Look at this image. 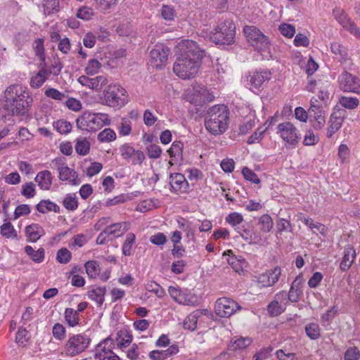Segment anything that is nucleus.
Listing matches in <instances>:
<instances>
[{
	"label": "nucleus",
	"mask_w": 360,
	"mask_h": 360,
	"mask_svg": "<svg viewBox=\"0 0 360 360\" xmlns=\"http://www.w3.org/2000/svg\"><path fill=\"white\" fill-rule=\"evenodd\" d=\"M88 241L86 236L83 233H79L74 236L69 244V248L74 249L75 248H82Z\"/></svg>",
	"instance_id": "obj_53"
},
{
	"label": "nucleus",
	"mask_w": 360,
	"mask_h": 360,
	"mask_svg": "<svg viewBox=\"0 0 360 360\" xmlns=\"http://www.w3.org/2000/svg\"><path fill=\"white\" fill-rule=\"evenodd\" d=\"M243 32L248 41L260 52L264 59L272 58L270 41L258 28L245 25Z\"/></svg>",
	"instance_id": "obj_5"
},
{
	"label": "nucleus",
	"mask_w": 360,
	"mask_h": 360,
	"mask_svg": "<svg viewBox=\"0 0 360 360\" xmlns=\"http://www.w3.org/2000/svg\"><path fill=\"white\" fill-rule=\"evenodd\" d=\"M86 272L89 278H96L99 271V265L96 261H88L85 264Z\"/></svg>",
	"instance_id": "obj_59"
},
{
	"label": "nucleus",
	"mask_w": 360,
	"mask_h": 360,
	"mask_svg": "<svg viewBox=\"0 0 360 360\" xmlns=\"http://www.w3.org/2000/svg\"><path fill=\"white\" fill-rule=\"evenodd\" d=\"M178 352V346L173 345L167 349H157L151 351L148 356L151 360H166L167 358L177 354Z\"/></svg>",
	"instance_id": "obj_29"
},
{
	"label": "nucleus",
	"mask_w": 360,
	"mask_h": 360,
	"mask_svg": "<svg viewBox=\"0 0 360 360\" xmlns=\"http://www.w3.org/2000/svg\"><path fill=\"white\" fill-rule=\"evenodd\" d=\"M53 126L54 129L60 134H67L72 130L71 123L64 119L58 120L53 122Z\"/></svg>",
	"instance_id": "obj_44"
},
{
	"label": "nucleus",
	"mask_w": 360,
	"mask_h": 360,
	"mask_svg": "<svg viewBox=\"0 0 360 360\" xmlns=\"http://www.w3.org/2000/svg\"><path fill=\"white\" fill-rule=\"evenodd\" d=\"M129 229V224L126 221L115 223L108 226L105 229L111 240L123 235Z\"/></svg>",
	"instance_id": "obj_32"
},
{
	"label": "nucleus",
	"mask_w": 360,
	"mask_h": 360,
	"mask_svg": "<svg viewBox=\"0 0 360 360\" xmlns=\"http://www.w3.org/2000/svg\"><path fill=\"white\" fill-rule=\"evenodd\" d=\"M287 305V294L281 291L276 294L274 300L269 304L267 310L271 316H277L284 311Z\"/></svg>",
	"instance_id": "obj_20"
},
{
	"label": "nucleus",
	"mask_w": 360,
	"mask_h": 360,
	"mask_svg": "<svg viewBox=\"0 0 360 360\" xmlns=\"http://www.w3.org/2000/svg\"><path fill=\"white\" fill-rule=\"evenodd\" d=\"M344 120L342 112L340 110L333 112L329 120V127L327 130V136L331 138L342 127Z\"/></svg>",
	"instance_id": "obj_27"
},
{
	"label": "nucleus",
	"mask_w": 360,
	"mask_h": 360,
	"mask_svg": "<svg viewBox=\"0 0 360 360\" xmlns=\"http://www.w3.org/2000/svg\"><path fill=\"white\" fill-rule=\"evenodd\" d=\"M44 72H40V70L34 76L32 77L30 81V85L34 89H38L42 86V84L45 82L46 79L45 76H44Z\"/></svg>",
	"instance_id": "obj_62"
},
{
	"label": "nucleus",
	"mask_w": 360,
	"mask_h": 360,
	"mask_svg": "<svg viewBox=\"0 0 360 360\" xmlns=\"http://www.w3.org/2000/svg\"><path fill=\"white\" fill-rule=\"evenodd\" d=\"M105 292V288L97 287L89 291L88 296L91 300L95 301L98 306H101L104 302Z\"/></svg>",
	"instance_id": "obj_39"
},
{
	"label": "nucleus",
	"mask_w": 360,
	"mask_h": 360,
	"mask_svg": "<svg viewBox=\"0 0 360 360\" xmlns=\"http://www.w3.org/2000/svg\"><path fill=\"white\" fill-rule=\"evenodd\" d=\"M225 221L229 224L236 231L240 228L239 225L244 221L243 216L239 212H232L229 214Z\"/></svg>",
	"instance_id": "obj_45"
},
{
	"label": "nucleus",
	"mask_w": 360,
	"mask_h": 360,
	"mask_svg": "<svg viewBox=\"0 0 360 360\" xmlns=\"http://www.w3.org/2000/svg\"><path fill=\"white\" fill-rule=\"evenodd\" d=\"M136 240V236L133 233H129L127 235L125 241L122 245V253L125 256H130L134 251V244Z\"/></svg>",
	"instance_id": "obj_42"
},
{
	"label": "nucleus",
	"mask_w": 360,
	"mask_h": 360,
	"mask_svg": "<svg viewBox=\"0 0 360 360\" xmlns=\"http://www.w3.org/2000/svg\"><path fill=\"white\" fill-rule=\"evenodd\" d=\"M132 123L127 117H123L118 128L119 134L121 136H128L131 132Z\"/></svg>",
	"instance_id": "obj_55"
},
{
	"label": "nucleus",
	"mask_w": 360,
	"mask_h": 360,
	"mask_svg": "<svg viewBox=\"0 0 360 360\" xmlns=\"http://www.w3.org/2000/svg\"><path fill=\"white\" fill-rule=\"evenodd\" d=\"M229 111L224 105H214L210 108L205 117L206 129L213 135L223 134L228 128Z\"/></svg>",
	"instance_id": "obj_3"
},
{
	"label": "nucleus",
	"mask_w": 360,
	"mask_h": 360,
	"mask_svg": "<svg viewBox=\"0 0 360 360\" xmlns=\"http://www.w3.org/2000/svg\"><path fill=\"white\" fill-rule=\"evenodd\" d=\"M252 343V340L250 338H238L231 341L228 346L229 351L242 350L248 347Z\"/></svg>",
	"instance_id": "obj_37"
},
{
	"label": "nucleus",
	"mask_w": 360,
	"mask_h": 360,
	"mask_svg": "<svg viewBox=\"0 0 360 360\" xmlns=\"http://www.w3.org/2000/svg\"><path fill=\"white\" fill-rule=\"evenodd\" d=\"M339 103L347 109L354 110L359 106V100L354 97L341 96L339 99Z\"/></svg>",
	"instance_id": "obj_50"
},
{
	"label": "nucleus",
	"mask_w": 360,
	"mask_h": 360,
	"mask_svg": "<svg viewBox=\"0 0 360 360\" xmlns=\"http://www.w3.org/2000/svg\"><path fill=\"white\" fill-rule=\"evenodd\" d=\"M229 257L227 258V262L229 264V265L231 266V267L236 271L240 272L243 269V264L245 263L244 259H240L236 257L234 255L232 254L231 250L227 251Z\"/></svg>",
	"instance_id": "obj_48"
},
{
	"label": "nucleus",
	"mask_w": 360,
	"mask_h": 360,
	"mask_svg": "<svg viewBox=\"0 0 360 360\" xmlns=\"http://www.w3.org/2000/svg\"><path fill=\"white\" fill-rule=\"evenodd\" d=\"M21 194L27 198H32L36 195V186L30 181L22 184Z\"/></svg>",
	"instance_id": "obj_56"
},
{
	"label": "nucleus",
	"mask_w": 360,
	"mask_h": 360,
	"mask_svg": "<svg viewBox=\"0 0 360 360\" xmlns=\"http://www.w3.org/2000/svg\"><path fill=\"white\" fill-rule=\"evenodd\" d=\"M169 49L163 44H155L150 52V63L155 68H160L166 65Z\"/></svg>",
	"instance_id": "obj_15"
},
{
	"label": "nucleus",
	"mask_w": 360,
	"mask_h": 360,
	"mask_svg": "<svg viewBox=\"0 0 360 360\" xmlns=\"http://www.w3.org/2000/svg\"><path fill=\"white\" fill-rule=\"evenodd\" d=\"M333 14L336 20L343 27L344 29L349 31L352 35L360 39V29L349 18H348L345 11L340 8H335Z\"/></svg>",
	"instance_id": "obj_18"
},
{
	"label": "nucleus",
	"mask_w": 360,
	"mask_h": 360,
	"mask_svg": "<svg viewBox=\"0 0 360 360\" xmlns=\"http://www.w3.org/2000/svg\"><path fill=\"white\" fill-rule=\"evenodd\" d=\"M51 167L58 172L60 181H66L71 185L77 186L82 183L75 169L68 167L65 160L61 158H55L51 162Z\"/></svg>",
	"instance_id": "obj_10"
},
{
	"label": "nucleus",
	"mask_w": 360,
	"mask_h": 360,
	"mask_svg": "<svg viewBox=\"0 0 360 360\" xmlns=\"http://www.w3.org/2000/svg\"><path fill=\"white\" fill-rule=\"evenodd\" d=\"M34 181L41 190L49 191L52 185L53 176L49 170L41 171L35 176Z\"/></svg>",
	"instance_id": "obj_31"
},
{
	"label": "nucleus",
	"mask_w": 360,
	"mask_h": 360,
	"mask_svg": "<svg viewBox=\"0 0 360 360\" xmlns=\"http://www.w3.org/2000/svg\"><path fill=\"white\" fill-rule=\"evenodd\" d=\"M281 275V268L276 266L274 269L266 270L265 272L259 274L256 276V281L262 288L271 287L277 283Z\"/></svg>",
	"instance_id": "obj_19"
},
{
	"label": "nucleus",
	"mask_w": 360,
	"mask_h": 360,
	"mask_svg": "<svg viewBox=\"0 0 360 360\" xmlns=\"http://www.w3.org/2000/svg\"><path fill=\"white\" fill-rule=\"evenodd\" d=\"M91 342L89 335L84 333L70 335L64 345L65 356L73 357L85 351Z\"/></svg>",
	"instance_id": "obj_8"
},
{
	"label": "nucleus",
	"mask_w": 360,
	"mask_h": 360,
	"mask_svg": "<svg viewBox=\"0 0 360 360\" xmlns=\"http://www.w3.org/2000/svg\"><path fill=\"white\" fill-rule=\"evenodd\" d=\"M257 226H259V233H269L274 226V221L271 217L269 214H263L258 219Z\"/></svg>",
	"instance_id": "obj_36"
},
{
	"label": "nucleus",
	"mask_w": 360,
	"mask_h": 360,
	"mask_svg": "<svg viewBox=\"0 0 360 360\" xmlns=\"http://www.w3.org/2000/svg\"><path fill=\"white\" fill-rule=\"evenodd\" d=\"M236 231L249 244L266 245L269 243V237L267 236H264L253 229L246 228L245 226H243Z\"/></svg>",
	"instance_id": "obj_17"
},
{
	"label": "nucleus",
	"mask_w": 360,
	"mask_h": 360,
	"mask_svg": "<svg viewBox=\"0 0 360 360\" xmlns=\"http://www.w3.org/2000/svg\"><path fill=\"white\" fill-rule=\"evenodd\" d=\"M77 81L81 85L86 86L93 90L101 89L108 83L107 78L102 75L92 78L86 75H82L77 79Z\"/></svg>",
	"instance_id": "obj_24"
},
{
	"label": "nucleus",
	"mask_w": 360,
	"mask_h": 360,
	"mask_svg": "<svg viewBox=\"0 0 360 360\" xmlns=\"http://www.w3.org/2000/svg\"><path fill=\"white\" fill-rule=\"evenodd\" d=\"M271 75V72L268 70L249 72L244 82L252 91L260 90L263 85L270 79Z\"/></svg>",
	"instance_id": "obj_16"
},
{
	"label": "nucleus",
	"mask_w": 360,
	"mask_h": 360,
	"mask_svg": "<svg viewBox=\"0 0 360 360\" xmlns=\"http://www.w3.org/2000/svg\"><path fill=\"white\" fill-rule=\"evenodd\" d=\"M108 341L105 340L96 345L94 349V359L96 360H120L110 348L107 347Z\"/></svg>",
	"instance_id": "obj_23"
},
{
	"label": "nucleus",
	"mask_w": 360,
	"mask_h": 360,
	"mask_svg": "<svg viewBox=\"0 0 360 360\" xmlns=\"http://www.w3.org/2000/svg\"><path fill=\"white\" fill-rule=\"evenodd\" d=\"M36 208L41 213H46L51 211L58 213L60 211L59 206L49 200H41L36 205Z\"/></svg>",
	"instance_id": "obj_38"
},
{
	"label": "nucleus",
	"mask_w": 360,
	"mask_h": 360,
	"mask_svg": "<svg viewBox=\"0 0 360 360\" xmlns=\"http://www.w3.org/2000/svg\"><path fill=\"white\" fill-rule=\"evenodd\" d=\"M236 25L232 20H226L211 32L210 39L218 44H231L234 42Z\"/></svg>",
	"instance_id": "obj_7"
},
{
	"label": "nucleus",
	"mask_w": 360,
	"mask_h": 360,
	"mask_svg": "<svg viewBox=\"0 0 360 360\" xmlns=\"http://www.w3.org/2000/svg\"><path fill=\"white\" fill-rule=\"evenodd\" d=\"M168 292L174 301L179 304L194 307L199 304L198 297L187 289H181L179 286H169Z\"/></svg>",
	"instance_id": "obj_11"
},
{
	"label": "nucleus",
	"mask_w": 360,
	"mask_h": 360,
	"mask_svg": "<svg viewBox=\"0 0 360 360\" xmlns=\"http://www.w3.org/2000/svg\"><path fill=\"white\" fill-rule=\"evenodd\" d=\"M25 252L34 262L41 263L44 259V250L43 248L34 250L31 246L27 245L25 248Z\"/></svg>",
	"instance_id": "obj_41"
},
{
	"label": "nucleus",
	"mask_w": 360,
	"mask_h": 360,
	"mask_svg": "<svg viewBox=\"0 0 360 360\" xmlns=\"http://www.w3.org/2000/svg\"><path fill=\"white\" fill-rule=\"evenodd\" d=\"M102 65L97 59H91L88 61L84 71L87 75H95L98 73Z\"/></svg>",
	"instance_id": "obj_51"
},
{
	"label": "nucleus",
	"mask_w": 360,
	"mask_h": 360,
	"mask_svg": "<svg viewBox=\"0 0 360 360\" xmlns=\"http://www.w3.org/2000/svg\"><path fill=\"white\" fill-rule=\"evenodd\" d=\"M191 93H188L186 95L187 100L191 103H200L205 102L206 101H211L212 98L210 97L208 90L200 86L193 87L192 89V95Z\"/></svg>",
	"instance_id": "obj_25"
},
{
	"label": "nucleus",
	"mask_w": 360,
	"mask_h": 360,
	"mask_svg": "<svg viewBox=\"0 0 360 360\" xmlns=\"http://www.w3.org/2000/svg\"><path fill=\"white\" fill-rule=\"evenodd\" d=\"M119 150L123 160L134 165H141L146 159L143 151L135 149L129 143L120 146Z\"/></svg>",
	"instance_id": "obj_14"
},
{
	"label": "nucleus",
	"mask_w": 360,
	"mask_h": 360,
	"mask_svg": "<svg viewBox=\"0 0 360 360\" xmlns=\"http://www.w3.org/2000/svg\"><path fill=\"white\" fill-rule=\"evenodd\" d=\"M170 191L176 194L187 193L189 191V184L181 173H174L169 175Z\"/></svg>",
	"instance_id": "obj_21"
},
{
	"label": "nucleus",
	"mask_w": 360,
	"mask_h": 360,
	"mask_svg": "<svg viewBox=\"0 0 360 360\" xmlns=\"http://www.w3.org/2000/svg\"><path fill=\"white\" fill-rule=\"evenodd\" d=\"M63 205L68 210H75L78 207V201L75 194H68L63 200Z\"/></svg>",
	"instance_id": "obj_57"
},
{
	"label": "nucleus",
	"mask_w": 360,
	"mask_h": 360,
	"mask_svg": "<svg viewBox=\"0 0 360 360\" xmlns=\"http://www.w3.org/2000/svg\"><path fill=\"white\" fill-rule=\"evenodd\" d=\"M52 333L56 340H63L65 338L66 330L62 324L57 323L53 326Z\"/></svg>",
	"instance_id": "obj_61"
},
{
	"label": "nucleus",
	"mask_w": 360,
	"mask_h": 360,
	"mask_svg": "<svg viewBox=\"0 0 360 360\" xmlns=\"http://www.w3.org/2000/svg\"><path fill=\"white\" fill-rule=\"evenodd\" d=\"M305 330L307 336L312 340H316L320 337V328L316 323L307 324L305 326Z\"/></svg>",
	"instance_id": "obj_58"
},
{
	"label": "nucleus",
	"mask_w": 360,
	"mask_h": 360,
	"mask_svg": "<svg viewBox=\"0 0 360 360\" xmlns=\"http://www.w3.org/2000/svg\"><path fill=\"white\" fill-rule=\"evenodd\" d=\"M202 314L203 311L201 310H195L190 314L184 321V328L190 330H194L197 327L198 319Z\"/></svg>",
	"instance_id": "obj_34"
},
{
	"label": "nucleus",
	"mask_w": 360,
	"mask_h": 360,
	"mask_svg": "<svg viewBox=\"0 0 360 360\" xmlns=\"http://www.w3.org/2000/svg\"><path fill=\"white\" fill-rule=\"evenodd\" d=\"M356 257V252L352 247L348 246L344 250L342 260L340 262V267L342 271H347L352 266Z\"/></svg>",
	"instance_id": "obj_33"
},
{
	"label": "nucleus",
	"mask_w": 360,
	"mask_h": 360,
	"mask_svg": "<svg viewBox=\"0 0 360 360\" xmlns=\"http://www.w3.org/2000/svg\"><path fill=\"white\" fill-rule=\"evenodd\" d=\"M338 84L340 89L345 92L360 94V79L347 71L338 77Z\"/></svg>",
	"instance_id": "obj_13"
},
{
	"label": "nucleus",
	"mask_w": 360,
	"mask_h": 360,
	"mask_svg": "<svg viewBox=\"0 0 360 360\" xmlns=\"http://www.w3.org/2000/svg\"><path fill=\"white\" fill-rule=\"evenodd\" d=\"M242 174L243 177L247 180L253 184H258L260 183V179L257 175L250 168L244 167L242 169Z\"/></svg>",
	"instance_id": "obj_63"
},
{
	"label": "nucleus",
	"mask_w": 360,
	"mask_h": 360,
	"mask_svg": "<svg viewBox=\"0 0 360 360\" xmlns=\"http://www.w3.org/2000/svg\"><path fill=\"white\" fill-rule=\"evenodd\" d=\"M147 155L149 158L157 159L161 156L162 149L156 144H150L146 148Z\"/></svg>",
	"instance_id": "obj_64"
},
{
	"label": "nucleus",
	"mask_w": 360,
	"mask_h": 360,
	"mask_svg": "<svg viewBox=\"0 0 360 360\" xmlns=\"http://www.w3.org/2000/svg\"><path fill=\"white\" fill-rule=\"evenodd\" d=\"M330 49L333 53L335 55L336 58L339 60L341 61L345 58L347 52L345 49L338 42L332 43L330 45Z\"/></svg>",
	"instance_id": "obj_54"
},
{
	"label": "nucleus",
	"mask_w": 360,
	"mask_h": 360,
	"mask_svg": "<svg viewBox=\"0 0 360 360\" xmlns=\"http://www.w3.org/2000/svg\"><path fill=\"white\" fill-rule=\"evenodd\" d=\"M127 91L120 85H109L103 93L102 103L111 107L120 108L128 102Z\"/></svg>",
	"instance_id": "obj_6"
},
{
	"label": "nucleus",
	"mask_w": 360,
	"mask_h": 360,
	"mask_svg": "<svg viewBox=\"0 0 360 360\" xmlns=\"http://www.w3.org/2000/svg\"><path fill=\"white\" fill-rule=\"evenodd\" d=\"M76 15L83 20H90L94 15V12L92 8L83 6L77 10Z\"/></svg>",
	"instance_id": "obj_52"
},
{
	"label": "nucleus",
	"mask_w": 360,
	"mask_h": 360,
	"mask_svg": "<svg viewBox=\"0 0 360 360\" xmlns=\"http://www.w3.org/2000/svg\"><path fill=\"white\" fill-rule=\"evenodd\" d=\"M64 317L65 321L70 327H75L79 324V314L77 313V311H75L72 308H67L65 310Z\"/></svg>",
	"instance_id": "obj_43"
},
{
	"label": "nucleus",
	"mask_w": 360,
	"mask_h": 360,
	"mask_svg": "<svg viewBox=\"0 0 360 360\" xmlns=\"http://www.w3.org/2000/svg\"><path fill=\"white\" fill-rule=\"evenodd\" d=\"M240 309V306L236 302L225 297L219 298L214 305L215 313L222 318L230 317Z\"/></svg>",
	"instance_id": "obj_12"
},
{
	"label": "nucleus",
	"mask_w": 360,
	"mask_h": 360,
	"mask_svg": "<svg viewBox=\"0 0 360 360\" xmlns=\"http://www.w3.org/2000/svg\"><path fill=\"white\" fill-rule=\"evenodd\" d=\"M0 233L4 237L6 238L15 239L18 237L16 230L9 221L3 224L0 226Z\"/></svg>",
	"instance_id": "obj_46"
},
{
	"label": "nucleus",
	"mask_w": 360,
	"mask_h": 360,
	"mask_svg": "<svg viewBox=\"0 0 360 360\" xmlns=\"http://www.w3.org/2000/svg\"><path fill=\"white\" fill-rule=\"evenodd\" d=\"M174 72L182 79L194 78L199 72L205 51L193 40H182L176 46Z\"/></svg>",
	"instance_id": "obj_1"
},
{
	"label": "nucleus",
	"mask_w": 360,
	"mask_h": 360,
	"mask_svg": "<svg viewBox=\"0 0 360 360\" xmlns=\"http://www.w3.org/2000/svg\"><path fill=\"white\" fill-rule=\"evenodd\" d=\"M298 219L302 221L309 229H316L320 233L324 235L326 232V226L321 223H314L311 218L305 217L302 213L297 214Z\"/></svg>",
	"instance_id": "obj_35"
},
{
	"label": "nucleus",
	"mask_w": 360,
	"mask_h": 360,
	"mask_svg": "<svg viewBox=\"0 0 360 360\" xmlns=\"http://www.w3.org/2000/svg\"><path fill=\"white\" fill-rule=\"evenodd\" d=\"M319 141V138L311 130H307L304 134L303 144L307 146L316 145Z\"/></svg>",
	"instance_id": "obj_60"
},
{
	"label": "nucleus",
	"mask_w": 360,
	"mask_h": 360,
	"mask_svg": "<svg viewBox=\"0 0 360 360\" xmlns=\"http://www.w3.org/2000/svg\"><path fill=\"white\" fill-rule=\"evenodd\" d=\"M277 134L287 144V148H295L298 145L301 134L297 128L290 122H284L277 126Z\"/></svg>",
	"instance_id": "obj_9"
},
{
	"label": "nucleus",
	"mask_w": 360,
	"mask_h": 360,
	"mask_svg": "<svg viewBox=\"0 0 360 360\" xmlns=\"http://www.w3.org/2000/svg\"><path fill=\"white\" fill-rule=\"evenodd\" d=\"M115 131L110 128H105L98 134V140L101 143H109L116 139Z\"/></svg>",
	"instance_id": "obj_47"
},
{
	"label": "nucleus",
	"mask_w": 360,
	"mask_h": 360,
	"mask_svg": "<svg viewBox=\"0 0 360 360\" xmlns=\"http://www.w3.org/2000/svg\"><path fill=\"white\" fill-rule=\"evenodd\" d=\"M303 279L301 276H297L291 284L288 295H287L288 303L297 302L302 294Z\"/></svg>",
	"instance_id": "obj_28"
},
{
	"label": "nucleus",
	"mask_w": 360,
	"mask_h": 360,
	"mask_svg": "<svg viewBox=\"0 0 360 360\" xmlns=\"http://www.w3.org/2000/svg\"><path fill=\"white\" fill-rule=\"evenodd\" d=\"M318 100L315 98H312L310 101V108L309 112L310 116L313 117L316 123L314 124L315 129H321L323 127L326 120H325V111L323 107L318 103Z\"/></svg>",
	"instance_id": "obj_22"
},
{
	"label": "nucleus",
	"mask_w": 360,
	"mask_h": 360,
	"mask_svg": "<svg viewBox=\"0 0 360 360\" xmlns=\"http://www.w3.org/2000/svg\"><path fill=\"white\" fill-rule=\"evenodd\" d=\"M25 236L28 242L34 243L45 234L44 229L38 224H32L27 226L25 229Z\"/></svg>",
	"instance_id": "obj_30"
},
{
	"label": "nucleus",
	"mask_w": 360,
	"mask_h": 360,
	"mask_svg": "<svg viewBox=\"0 0 360 360\" xmlns=\"http://www.w3.org/2000/svg\"><path fill=\"white\" fill-rule=\"evenodd\" d=\"M184 143L180 141H174L167 150L171 160L169 164L172 166L174 164H180L183 160Z\"/></svg>",
	"instance_id": "obj_26"
},
{
	"label": "nucleus",
	"mask_w": 360,
	"mask_h": 360,
	"mask_svg": "<svg viewBox=\"0 0 360 360\" xmlns=\"http://www.w3.org/2000/svg\"><path fill=\"white\" fill-rule=\"evenodd\" d=\"M117 335V345L120 347H126L129 346L132 341V335L127 330H122L119 331Z\"/></svg>",
	"instance_id": "obj_49"
},
{
	"label": "nucleus",
	"mask_w": 360,
	"mask_h": 360,
	"mask_svg": "<svg viewBox=\"0 0 360 360\" xmlns=\"http://www.w3.org/2000/svg\"><path fill=\"white\" fill-rule=\"evenodd\" d=\"M75 148L78 155H86L90 151V143L86 138H78L75 141Z\"/></svg>",
	"instance_id": "obj_40"
},
{
	"label": "nucleus",
	"mask_w": 360,
	"mask_h": 360,
	"mask_svg": "<svg viewBox=\"0 0 360 360\" xmlns=\"http://www.w3.org/2000/svg\"><path fill=\"white\" fill-rule=\"evenodd\" d=\"M32 102L33 99L25 87L11 85L6 89L1 105L8 115L23 119L28 116Z\"/></svg>",
	"instance_id": "obj_2"
},
{
	"label": "nucleus",
	"mask_w": 360,
	"mask_h": 360,
	"mask_svg": "<svg viewBox=\"0 0 360 360\" xmlns=\"http://www.w3.org/2000/svg\"><path fill=\"white\" fill-rule=\"evenodd\" d=\"M111 124V120L107 113L84 111L76 120L77 127L88 132H95L105 126Z\"/></svg>",
	"instance_id": "obj_4"
}]
</instances>
